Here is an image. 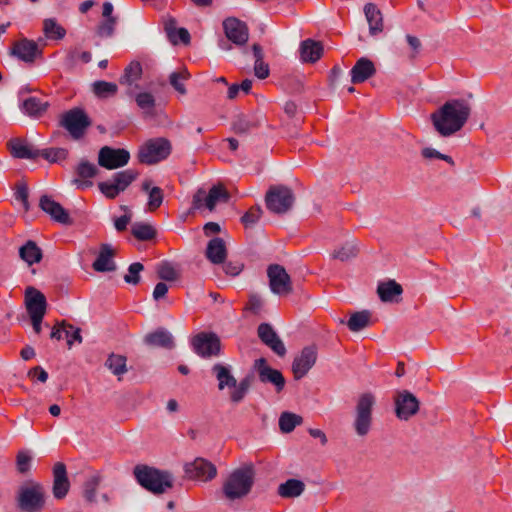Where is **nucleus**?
I'll return each mask as SVG.
<instances>
[{
	"mask_svg": "<svg viewBox=\"0 0 512 512\" xmlns=\"http://www.w3.org/2000/svg\"><path fill=\"white\" fill-rule=\"evenodd\" d=\"M471 113L469 104L464 99H450L441 105L430 119L435 130L443 137L460 131Z\"/></svg>",
	"mask_w": 512,
	"mask_h": 512,
	"instance_id": "1",
	"label": "nucleus"
},
{
	"mask_svg": "<svg viewBox=\"0 0 512 512\" xmlns=\"http://www.w3.org/2000/svg\"><path fill=\"white\" fill-rule=\"evenodd\" d=\"M256 478L255 465L244 463L232 470L222 483V497L232 503L246 498L253 489Z\"/></svg>",
	"mask_w": 512,
	"mask_h": 512,
	"instance_id": "2",
	"label": "nucleus"
},
{
	"mask_svg": "<svg viewBox=\"0 0 512 512\" xmlns=\"http://www.w3.org/2000/svg\"><path fill=\"white\" fill-rule=\"evenodd\" d=\"M136 482L153 495H162L174 485L173 474L147 464H137L133 468Z\"/></svg>",
	"mask_w": 512,
	"mask_h": 512,
	"instance_id": "3",
	"label": "nucleus"
},
{
	"mask_svg": "<svg viewBox=\"0 0 512 512\" xmlns=\"http://www.w3.org/2000/svg\"><path fill=\"white\" fill-rule=\"evenodd\" d=\"M296 197L293 190L283 184L269 186L265 194L266 208L277 215L289 212L295 203Z\"/></svg>",
	"mask_w": 512,
	"mask_h": 512,
	"instance_id": "4",
	"label": "nucleus"
},
{
	"mask_svg": "<svg viewBox=\"0 0 512 512\" xmlns=\"http://www.w3.org/2000/svg\"><path fill=\"white\" fill-rule=\"evenodd\" d=\"M59 125L64 128L74 140L84 137L92 120L82 107H73L61 114Z\"/></svg>",
	"mask_w": 512,
	"mask_h": 512,
	"instance_id": "5",
	"label": "nucleus"
},
{
	"mask_svg": "<svg viewBox=\"0 0 512 512\" xmlns=\"http://www.w3.org/2000/svg\"><path fill=\"white\" fill-rule=\"evenodd\" d=\"M171 152V142L165 137H157L140 146L137 158L141 164L154 165L167 159Z\"/></svg>",
	"mask_w": 512,
	"mask_h": 512,
	"instance_id": "6",
	"label": "nucleus"
},
{
	"mask_svg": "<svg viewBox=\"0 0 512 512\" xmlns=\"http://www.w3.org/2000/svg\"><path fill=\"white\" fill-rule=\"evenodd\" d=\"M31 483V486L19 487L16 497L17 507L22 512H41L45 506L44 488L40 483Z\"/></svg>",
	"mask_w": 512,
	"mask_h": 512,
	"instance_id": "7",
	"label": "nucleus"
},
{
	"mask_svg": "<svg viewBox=\"0 0 512 512\" xmlns=\"http://www.w3.org/2000/svg\"><path fill=\"white\" fill-rule=\"evenodd\" d=\"M192 350L203 359H210L222 354L220 337L212 331H202L191 338Z\"/></svg>",
	"mask_w": 512,
	"mask_h": 512,
	"instance_id": "8",
	"label": "nucleus"
},
{
	"mask_svg": "<svg viewBox=\"0 0 512 512\" xmlns=\"http://www.w3.org/2000/svg\"><path fill=\"white\" fill-rule=\"evenodd\" d=\"M139 176V172L133 169H126L112 175L111 181L98 183L99 191L107 199H115L121 192H124Z\"/></svg>",
	"mask_w": 512,
	"mask_h": 512,
	"instance_id": "9",
	"label": "nucleus"
},
{
	"mask_svg": "<svg viewBox=\"0 0 512 512\" xmlns=\"http://www.w3.org/2000/svg\"><path fill=\"white\" fill-rule=\"evenodd\" d=\"M230 194L221 184L212 185L209 192L204 188H199L193 196L192 208L200 209L205 206L209 211H213L218 203H228Z\"/></svg>",
	"mask_w": 512,
	"mask_h": 512,
	"instance_id": "10",
	"label": "nucleus"
},
{
	"mask_svg": "<svg viewBox=\"0 0 512 512\" xmlns=\"http://www.w3.org/2000/svg\"><path fill=\"white\" fill-rule=\"evenodd\" d=\"M374 404L375 397L370 392L364 393L359 397L356 405V419L354 422V428L357 435L365 436L368 434L371 427Z\"/></svg>",
	"mask_w": 512,
	"mask_h": 512,
	"instance_id": "11",
	"label": "nucleus"
},
{
	"mask_svg": "<svg viewBox=\"0 0 512 512\" xmlns=\"http://www.w3.org/2000/svg\"><path fill=\"white\" fill-rule=\"evenodd\" d=\"M420 409L419 399L409 390H397L394 395V411L398 419L407 421Z\"/></svg>",
	"mask_w": 512,
	"mask_h": 512,
	"instance_id": "12",
	"label": "nucleus"
},
{
	"mask_svg": "<svg viewBox=\"0 0 512 512\" xmlns=\"http://www.w3.org/2000/svg\"><path fill=\"white\" fill-rule=\"evenodd\" d=\"M269 288L275 295L286 296L293 291L292 280L280 264H270L267 268Z\"/></svg>",
	"mask_w": 512,
	"mask_h": 512,
	"instance_id": "13",
	"label": "nucleus"
},
{
	"mask_svg": "<svg viewBox=\"0 0 512 512\" xmlns=\"http://www.w3.org/2000/svg\"><path fill=\"white\" fill-rule=\"evenodd\" d=\"M129 160L130 152L125 148L103 146L98 152V165L107 170L122 168Z\"/></svg>",
	"mask_w": 512,
	"mask_h": 512,
	"instance_id": "14",
	"label": "nucleus"
},
{
	"mask_svg": "<svg viewBox=\"0 0 512 512\" xmlns=\"http://www.w3.org/2000/svg\"><path fill=\"white\" fill-rule=\"evenodd\" d=\"M254 370L261 383L273 385L277 393L283 391L286 385L285 377L280 370L271 367L266 358L260 357L254 360Z\"/></svg>",
	"mask_w": 512,
	"mask_h": 512,
	"instance_id": "15",
	"label": "nucleus"
},
{
	"mask_svg": "<svg viewBox=\"0 0 512 512\" xmlns=\"http://www.w3.org/2000/svg\"><path fill=\"white\" fill-rule=\"evenodd\" d=\"M225 37L238 47H245L249 40V28L246 22L230 16L222 22Z\"/></svg>",
	"mask_w": 512,
	"mask_h": 512,
	"instance_id": "16",
	"label": "nucleus"
},
{
	"mask_svg": "<svg viewBox=\"0 0 512 512\" xmlns=\"http://www.w3.org/2000/svg\"><path fill=\"white\" fill-rule=\"evenodd\" d=\"M9 54L26 64H33L37 58L43 56V50L36 41L22 38L13 43Z\"/></svg>",
	"mask_w": 512,
	"mask_h": 512,
	"instance_id": "17",
	"label": "nucleus"
},
{
	"mask_svg": "<svg viewBox=\"0 0 512 512\" xmlns=\"http://www.w3.org/2000/svg\"><path fill=\"white\" fill-rule=\"evenodd\" d=\"M186 478L190 480L211 481L217 475L216 466L207 459L198 457L183 466Z\"/></svg>",
	"mask_w": 512,
	"mask_h": 512,
	"instance_id": "18",
	"label": "nucleus"
},
{
	"mask_svg": "<svg viewBox=\"0 0 512 512\" xmlns=\"http://www.w3.org/2000/svg\"><path fill=\"white\" fill-rule=\"evenodd\" d=\"M317 347L308 345L302 348L292 362V372L296 380L304 377L310 369L315 365L317 360Z\"/></svg>",
	"mask_w": 512,
	"mask_h": 512,
	"instance_id": "19",
	"label": "nucleus"
},
{
	"mask_svg": "<svg viewBox=\"0 0 512 512\" xmlns=\"http://www.w3.org/2000/svg\"><path fill=\"white\" fill-rule=\"evenodd\" d=\"M39 207L43 212L48 214L53 221L66 226L73 224L69 211L50 195L44 194L40 197Z\"/></svg>",
	"mask_w": 512,
	"mask_h": 512,
	"instance_id": "20",
	"label": "nucleus"
},
{
	"mask_svg": "<svg viewBox=\"0 0 512 512\" xmlns=\"http://www.w3.org/2000/svg\"><path fill=\"white\" fill-rule=\"evenodd\" d=\"M257 335L260 341L277 356L284 357L286 355V347L270 323L263 322L259 324L257 327Z\"/></svg>",
	"mask_w": 512,
	"mask_h": 512,
	"instance_id": "21",
	"label": "nucleus"
},
{
	"mask_svg": "<svg viewBox=\"0 0 512 512\" xmlns=\"http://www.w3.org/2000/svg\"><path fill=\"white\" fill-rule=\"evenodd\" d=\"M257 335L260 341L277 356L284 357L286 355V347L270 323L263 322L259 324L257 327Z\"/></svg>",
	"mask_w": 512,
	"mask_h": 512,
	"instance_id": "22",
	"label": "nucleus"
},
{
	"mask_svg": "<svg viewBox=\"0 0 512 512\" xmlns=\"http://www.w3.org/2000/svg\"><path fill=\"white\" fill-rule=\"evenodd\" d=\"M7 148L15 159L35 160L39 157L40 149L34 147L26 139L14 137L7 142Z\"/></svg>",
	"mask_w": 512,
	"mask_h": 512,
	"instance_id": "23",
	"label": "nucleus"
},
{
	"mask_svg": "<svg viewBox=\"0 0 512 512\" xmlns=\"http://www.w3.org/2000/svg\"><path fill=\"white\" fill-rule=\"evenodd\" d=\"M47 300L45 295L29 286L25 290V306L29 316L45 315L47 311Z\"/></svg>",
	"mask_w": 512,
	"mask_h": 512,
	"instance_id": "24",
	"label": "nucleus"
},
{
	"mask_svg": "<svg viewBox=\"0 0 512 512\" xmlns=\"http://www.w3.org/2000/svg\"><path fill=\"white\" fill-rule=\"evenodd\" d=\"M70 489V481L67 474L66 465L63 462H57L53 466V486L52 493L55 499H64Z\"/></svg>",
	"mask_w": 512,
	"mask_h": 512,
	"instance_id": "25",
	"label": "nucleus"
},
{
	"mask_svg": "<svg viewBox=\"0 0 512 512\" xmlns=\"http://www.w3.org/2000/svg\"><path fill=\"white\" fill-rule=\"evenodd\" d=\"M143 342L149 347L166 350H172L176 346L173 335L165 327H158L154 331L147 333L143 338Z\"/></svg>",
	"mask_w": 512,
	"mask_h": 512,
	"instance_id": "26",
	"label": "nucleus"
},
{
	"mask_svg": "<svg viewBox=\"0 0 512 512\" xmlns=\"http://www.w3.org/2000/svg\"><path fill=\"white\" fill-rule=\"evenodd\" d=\"M98 172L99 170L95 164L86 159H82L75 168L77 178H74L71 182L73 185H76L77 189L84 190L93 185L90 179L94 178Z\"/></svg>",
	"mask_w": 512,
	"mask_h": 512,
	"instance_id": "27",
	"label": "nucleus"
},
{
	"mask_svg": "<svg viewBox=\"0 0 512 512\" xmlns=\"http://www.w3.org/2000/svg\"><path fill=\"white\" fill-rule=\"evenodd\" d=\"M114 256L115 252L110 244H101L99 252L92 263V268L94 269V271L99 273L115 271L117 266L115 261L113 260Z\"/></svg>",
	"mask_w": 512,
	"mask_h": 512,
	"instance_id": "28",
	"label": "nucleus"
},
{
	"mask_svg": "<svg viewBox=\"0 0 512 512\" xmlns=\"http://www.w3.org/2000/svg\"><path fill=\"white\" fill-rule=\"evenodd\" d=\"M377 294L383 303H399L403 294V288L394 279H388L378 283Z\"/></svg>",
	"mask_w": 512,
	"mask_h": 512,
	"instance_id": "29",
	"label": "nucleus"
},
{
	"mask_svg": "<svg viewBox=\"0 0 512 512\" xmlns=\"http://www.w3.org/2000/svg\"><path fill=\"white\" fill-rule=\"evenodd\" d=\"M376 74V67L372 60L367 57L359 58L350 70L351 82L353 84L363 83Z\"/></svg>",
	"mask_w": 512,
	"mask_h": 512,
	"instance_id": "30",
	"label": "nucleus"
},
{
	"mask_svg": "<svg viewBox=\"0 0 512 512\" xmlns=\"http://www.w3.org/2000/svg\"><path fill=\"white\" fill-rule=\"evenodd\" d=\"M164 30L167 38L173 45L184 44L187 45L191 41L189 31L184 27H177V20L169 16L164 23Z\"/></svg>",
	"mask_w": 512,
	"mask_h": 512,
	"instance_id": "31",
	"label": "nucleus"
},
{
	"mask_svg": "<svg viewBox=\"0 0 512 512\" xmlns=\"http://www.w3.org/2000/svg\"><path fill=\"white\" fill-rule=\"evenodd\" d=\"M227 247L225 241L220 237H214L207 243L205 257L214 265L224 263L227 259Z\"/></svg>",
	"mask_w": 512,
	"mask_h": 512,
	"instance_id": "32",
	"label": "nucleus"
},
{
	"mask_svg": "<svg viewBox=\"0 0 512 512\" xmlns=\"http://www.w3.org/2000/svg\"><path fill=\"white\" fill-rule=\"evenodd\" d=\"M299 52L303 63H315L322 57L324 47L320 41L308 38L300 43Z\"/></svg>",
	"mask_w": 512,
	"mask_h": 512,
	"instance_id": "33",
	"label": "nucleus"
},
{
	"mask_svg": "<svg viewBox=\"0 0 512 512\" xmlns=\"http://www.w3.org/2000/svg\"><path fill=\"white\" fill-rule=\"evenodd\" d=\"M21 260L29 266L40 263L43 258V251L33 240H27L18 250Z\"/></svg>",
	"mask_w": 512,
	"mask_h": 512,
	"instance_id": "34",
	"label": "nucleus"
},
{
	"mask_svg": "<svg viewBox=\"0 0 512 512\" xmlns=\"http://www.w3.org/2000/svg\"><path fill=\"white\" fill-rule=\"evenodd\" d=\"M364 14L369 24V33L376 36L383 31V17L381 11L374 3H367L364 6Z\"/></svg>",
	"mask_w": 512,
	"mask_h": 512,
	"instance_id": "35",
	"label": "nucleus"
},
{
	"mask_svg": "<svg viewBox=\"0 0 512 512\" xmlns=\"http://www.w3.org/2000/svg\"><path fill=\"white\" fill-rule=\"evenodd\" d=\"M50 104L37 97H28L20 105L22 112L33 118H40L49 108Z\"/></svg>",
	"mask_w": 512,
	"mask_h": 512,
	"instance_id": "36",
	"label": "nucleus"
},
{
	"mask_svg": "<svg viewBox=\"0 0 512 512\" xmlns=\"http://www.w3.org/2000/svg\"><path fill=\"white\" fill-rule=\"evenodd\" d=\"M305 490V484L302 480L289 478L278 486L277 493L282 498L290 499L299 497Z\"/></svg>",
	"mask_w": 512,
	"mask_h": 512,
	"instance_id": "37",
	"label": "nucleus"
},
{
	"mask_svg": "<svg viewBox=\"0 0 512 512\" xmlns=\"http://www.w3.org/2000/svg\"><path fill=\"white\" fill-rule=\"evenodd\" d=\"M131 234L142 242H147L157 237L156 228L147 222H134L131 226Z\"/></svg>",
	"mask_w": 512,
	"mask_h": 512,
	"instance_id": "38",
	"label": "nucleus"
},
{
	"mask_svg": "<svg viewBox=\"0 0 512 512\" xmlns=\"http://www.w3.org/2000/svg\"><path fill=\"white\" fill-rule=\"evenodd\" d=\"M346 324L350 331L359 332L371 324V312L369 310L353 312Z\"/></svg>",
	"mask_w": 512,
	"mask_h": 512,
	"instance_id": "39",
	"label": "nucleus"
},
{
	"mask_svg": "<svg viewBox=\"0 0 512 512\" xmlns=\"http://www.w3.org/2000/svg\"><path fill=\"white\" fill-rule=\"evenodd\" d=\"M143 74L142 65L139 61H131L124 69L123 74L119 78L121 85L131 86L133 83L141 79Z\"/></svg>",
	"mask_w": 512,
	"mask_h": 512,
	"instance_id": "40",
	"label": "nucleus"
},
{
	"mask_svg": "<svg viewBox=\"0 0 512 512\" xmlns=\"http://www.w3.org/2000/svg\"><path fill=\"white\" fill-rule=\"evenodd\" d=\"M126 362V356L110 353L104 363V366L109 369L113 375L121 376L128 371Z\"/></svg>",
	"mask_w": 512,
	"mask_h": 512,
	"instance_id": "41",
	"label": "nucleus"
},
{
	"mask_svg": "<svg viewBox=\"0 0 512 512\" xmlns=\"http://www.w3.org/2000/svg\"><path fill=\"white\" fill-rule=\"evenodd\" d=\"M303 422V418L295 414L293 412L284 411L281 413L279 417V428L282 433L288 434L291 433L296 426L300 425Z\"/></svg>",
	"mask_w": 512,
	"mask_h": 512,
	"instance_id": "42",
	"label": "nucleus"
},
{
	"mask_svg": "<svg viewBox=\"0 0 512 512\" xmlns=\"http://www.w3.org/2000/svg\"><path fill=\"white\" fill-rule=\"evenodd\" d=\"M43 32L50 40H61L66 35V30L55 18H47L43 21Z\"/></svg>",
	"mask_w": 512,
	"mask_h": 512,
	"instance_id": "43",
	"label": "nucleus"
},
{
	"mask_svg": "<svg viewBox=\"0 0 512 512\" xmlns=\"http://www.w3.org/2000/svg\"><path fill=\"white\" fill-rule=\"evenodd\" d=\"M93 93L100 99H108L118 92L117 84L105 80H97L92 84Z\"/></svg>",
	"mask_w": 512,
	"mask_h": 512,
	"instance_id": "44",
	"label": "nucleus"
},
{
	"mask_svg": "<svg viewBox=\"0 0 512 512\" xmlns=\"http://www.w3.org/2000/svg\"><path fill=\"white\" fill-rule=\"evenodd\" d=\"M69 151L62 147H51L40 149L39 157L47 160L49 163L60 164L68 158Z\"/></svg>",
	"mask_w": 512,
	"mask_h": 512,
	"instance_id": "45",
	"label": "nucleus"
},
{
	"mask_svg": "<svg viewBox=\"0 0 512 512\" xmlns=\"http://www.w3.org/2000/svg\"><path fill=\"white\" fill-rule=\"evenodd\" d=\"M101 480V475L97 473L84 482L83 497L89 504L96 502V491L101 483Z\"/></svg>",
	"mask_w": 512,
	"mask_h": 512,
	"instance_id": "46",
	"label": "nucleus"
},
{
	"mask_svg": "<svg viewBox=\"0 0 512 512\" xmlns=\"http://www.w3.org/2000/svg\"><path fill=\"white\" fill-rule=\"evenodd\" d=\"M135 101L139 108L144 110L146 117L154 116L155 97L150 92H140L136 95Z\"/></svg>",
	"mask_w": 512,
	"mask_h": 512,
	"instance_id": "47",
	"label": "nucleus"
},
{
	"mask_svg": "<svg viewBox=\"0 0 512 512\" xmlns=\"http://www.w3.org/2000/svg\"><path fill=\"white\" fill-rule=\"evenodd\" d=\"M358 253L359 248L356 243L346 242L342 247L332 253V258L340 260L341 262H346L355 258Z\"/></svg>",
	"mask_w": 512,
	"mask_h": 512,
	"instance_id": "48",
	"label": "nucleus"
},
{
	"mask_svg": "<svg viewBox=\"0 0 512 512\" xmlns=\"http://www.w3.org/2000/svg\"><path fill=\"white\" fill-rule=\"evenodd\" d=\"M257 126V122L248 119L244 114L237 115L232 122V130L238 135L248 134L252 128Z\"/></svg>",
	"mask_w": 512,
	"mask_h": 512,
	"instance_id": "49",
	"label": "nucleus"
},
{
	"mask_svg": "<svg viewBox=\"0 0 512 512\" xmlns=\"http://www.w3.org/2000/svg\"><path fill=\"white\" fill-rule=\"evenodd\" d=\"M212 373L218 381V389L224 390V384L232 375V367L224 363H216L212 367Z\"/></svg>",
	"mask_w": 512,
	"mask_h": 512,
	"instance_id": "50",
	"label": "nucleus"
},
{
	"mask_svg": "<svg viewBox=\"0 0 512 512\" xmlns=\"http://www.w3.org/2000/svg\"><path fill=\"white\" fill-rule=\"evenodd\" d=\"M262 214V207L256 204L241 216L240 222L246 229L252 228L260 220Z\"/></svg>",
	"mask_w": 512,
	"mask_h": 512,
	"instance_id": "51",
	"label": "nucleus"
},
{
	"mask_svg": "<svg viewBox=\"0 0 512 512\" xmlns=\"http://www.w3.org/2000/svg\"><path fill=\"white\" fill-rule=\"evenodd\" d=\"M118 18H104L96 28V34L101 38H110L115 33Z\"/></svg>",
	"mask_w": 512,
	"mask_h": 512,
	"instance_id": "52",
	"label": "nucleus"
},
{
	"mask_svg": "<svg viewBox=\"0 0 512 512\" xmlns=\"http://www.w3.org/2000/svg\"><path fill=\"white\" fill-rule=\"evenodd\" d=\"M190 77V74L187 70H184L183 72L174 71L172 72L169 77L168 81L169 84L181 95H185L187 93L186 87L183 84V80H186Z\"/></svg>",
	"mask_w": 512,
	"mask_h": 512,
	"instance_id": "53",
	"label": "nucleus"
},
{
	"mask_svg": "<svg viewBox=\"0 0 512 512\" xmlns=\"http://www.w3.org/2000/svg\"><path fill=\"white\" fill-rule=\"evenodd\" d=\"M144 270V265L140 262L131 263L128 266L127 274L124 275V281L127 284L138 285L141 281V272Z\"/></svg>",
	"mask_w": 512,
	"mask_h": 512,
	"instance_id": "54",
	"label": "nucleus"
},
{
	"mask_svg": "<svg viewBox=\"0 0 512 512\" xmlns=\"http://www.w3.org/2000/svg\"><path fill=\"white\" fill-rule=\"evenodd\" d=\"M32 456L27 450H20L16 456V468L20 474H26L31 469Z\"/></svg>",
	"mask_w": 512,
	"mask_h": 512,
	"instance_id": "55",
	"label": "nucleus"
},
{
	"mask_svg": "<svg viewBox=\"0 0 512 512\" xmlns=\"http://www.w3.org/2000/svg\"><path fill=\"white\" fill-rule=\"evenodd\" d=\"M157 276L163 281H175L178 274L168 261H163L157 268Z\"/></svg>",
	"mask_w": 512,
	"mask_h": 512,
	"instance_id": "56",
	"label": "nucleus"
},
{
	"mask_svg": "<svg viewBox=\"0 0 512 512\" xmlns=\"http://www.w3.org/2000/svg\"><path fill=\"white\" fill-rule=\"evenodd\" d=\"M164 199L163 190L160 187H152L148 193V206L151 210L159 208Z\"/></svg>",
	"mask_w": 512,
	"mask_h": 512,
	"instance_id": "57",
	"label": "nucleus"
},
{
	"mask_svg": "<svg viewBox=\"0 0 512 512\" xmlns=\"http://www.w3.org/2000/svg\"><path fill=\"white\" fill-rule=\"evenodd\" d=\"M248 393H249V389H247L244 386V384L241 385L240 383H238L230 391V393H229V401L232 404L237 405V404L241 403L245 399V397L247 396Z\"/></svg>",
	"mask_w": 512,
	"mask_h": 512,
	"instance_id": "58",
	"label": "nucleus"
},
{
	"mask_svg": "<svg viewBox=\"0 0 512 512\" xmlns=\"http://www.w3.org/2000/svg\"><path fill=\"white\" fill-rule=\"evenodd\" d=\"M248 393H249V389H247L244 386V384L241 385L240 383H238L230 391V393H229V401L232 404L237 405V404L241 403L245 399V397L247 396Z\"/></svg>",
	"mask_w": 512,
	"mask_h": 512,
	"instance_id": "59",
	"label": "nucleus"
},
{
	"mask_svg": "<svg viewBox=\"0 0 512 512\" xmlns=\"http://www.w3.org/2000/svg\"><path fill=\"white\" fill-rule=\"evenodd\" d=\"M223 264L224 272L232 277L238 276L244 269V263L241 261H226Z\"/></svg>",
	"mask_w": 512,
	"mask_h": 512,
	"instance_id": "60",
	"label": "nucleus"
},
{
	"mask_svg": "<svg viewBox=\"0 0 512 512\" xmlns=\"http://www.w3.org/2000/svg\"><path fill=\"white\" fill-rule=\"evenodd\" d=\"M14 196H15V199L20 201L24 207V209L26 211L29 210V201H28V197H29V190H28V187L25 183H22L21 185H19L14 193Z\"/></svg>",
	"mask_w": 512,
	"mask_h": 512,
	"instance_id": "61",
	"label": "nucleus"
},
{
	"mask_svg": "<svg viewBox=\"0 0 512 512\" xmlns=\"http://www.w3.org/2000/svg\"><path fill=\"white\" fill-rule=\"evenodd\" d=\"M254 74L257 78L263 80L266 79L270 74L269 64L262 61L254 63Z\"/></svg>",
	"mask_w": 512,
	"mask_h": 512,
	"instance_id": "62",
	"label": "nucleus"
},
{
	"mask_svg": "<svg viewBox=\"0 0 512 512\" xmlns=\"http://www.w3.org/2000/svg\"><path fill=\"white\" fill-rule=\"evenodd\" d=\"M263 302L260 296L257 294H251L249 297V302L247 309L254 314H258L262 308Z\"/></svg>",
	"mask_w": 512,
	"mask_h": 512,
	"instance_id": "63",
	"label": "nucleus"
},
{
	"mask_svg": "<svg viewBox=\"0 0 512 512\" xmlns=\"http://www.w3.org/2000/svg\"><path fill=\"white\" fill-rule=\"evenodd\" d=\"M132 215L130 213L124 214L120 217L114 218V227L118 232H123L127 229V225L130 223Z\"/></svg>",
	"mask_w": 512,
	"mask_h": 512,
	"instance_id": "64",
	"label": "nucleus"
}]
</instances>
